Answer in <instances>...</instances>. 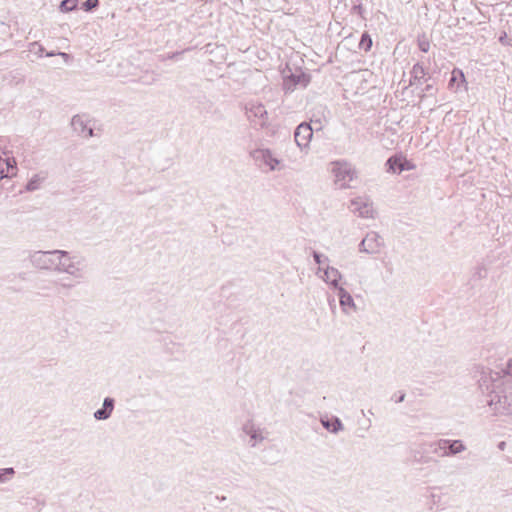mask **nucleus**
Instances as JSON below:
<instances>
[{
  "label": "nucleus",
  "mask_w": 512,
  "mask_h": 512,
  "mask_svg": "<svg viewBox=\"0 0 512 512\" xmlns=\"http://www.w3.org/2000/svg\"><path fill=\"white\" fill-rule=\"evenodd\" d=\"M503 380L498 373H483L479 379V388L486 404L495 416L510 413V403L502 388Z\"/></svg>",
  "instance_id": "f257e3e1"
},
{
  "label": "nucleus",
  "mask_w": 512,
  "mask_h": 512,
  "mask_svg": "<svg viewBox=\"0 0 512 512\" xmlns=\"http://www.w3.org/2000/svg\"><path fill=\"white\" fill-rule=\"evenodd\" d=\"M61 258H69V252L65 250L31 251L28 259L31 265L40 270H51L54 272H72L71 266L61 264Z\"/></svg>",
  "instance_id": "f03ea898"
},
{
  "label": "nucleus",
  "mask_w": 512,
  "mask_h": 512,
  "mask_svg": "<svg viewBox=\"0 0 512 512\" xmlns=\"http://www.w3.org/2000/svg\"><path fill=\"white\" fill-rule=\"evenodd\" d=\"M330 165V171L334 176V184L339 189L350 188V183L358 177L355 166L347 160H336L331 162Z\"/></svg>",
  "instance_id": "7ed1b4c3"
},
{
  "label": "nucleus",
  "mask_w": 512,
  "mask_h": 512,
  "mask_svg": "<svg viewBox=\"0 0 512 512\" xmlns=\"http://www.w3.org/2000/svg\"><path fill=\"white\" fill-rule=\"evenodd\" d=\"M385 247L383 237L376 231H369L361 240L358 250L369 255H378Z\"/></svg>",
  "instance_id": "20e7f679"
},
{
  "label": "nucleus",
  "mask_w": 512,
  "mask_h": 512,
  "mask_svg": "<svg viewBox=\"0 0 512 512\" xmlns=\"http://www.w3.org/2000/svg\"><path fill=\"white\" fill-rule=\"evenodd\" d=\"M241 430L243 434L249 437L248 445L252 448L262 443L267 438L268 434L265 429L255 424V422L251 419L247 420L242 425Z\"/></svg>",
  "instance_id": "39448f33"
},
{
  "label": "nucleus",
  "mask_w": 512,
  "mask_h": 512,
  "mask_svg": "<svg viewBox=\"0 0 512 512\" xmlns=\"http://www.w3.org/2000/svg\"><path fill=\"white\" fill-rule=\"evenodd\" d=\"M350 210L362 218H374L373 203L365 197H357L351 200Z\"/></svg>",
  "instance_id": "423d86ee"
},
{
  "label": "nucleus",
  "mask_w": 512,
  "mask_h": 512,
  "mask_svg": "<svg viewBox=\"0 0 512 512\" xmlns=\"http://www.w3.org/2000/svg\"><path fill=\"white\" fill-rule=\"evenodd\" d=\"M246 115L248 119L261 127L266 126L267 110L261 103L250 102L246 105Z\"/></svg>",
  "instance_id": "0eeeda50"
},
{
  "label": "nucleus",
  "mask_w": 512,
  "mask_h": 512,
  "mask_svg": "<svg viewBox=\"0 0 512 512\" xmlns=\"http://www.w3.org/2000/svg\"><path fill=\"white\" fill-rule=\"evenodd\" d=\"M251 157L260 166L265 165L269 167L270 171H274L279 164V160L273 156V153L269 149L259 148L251 152Z\"/></svg>",
  "instance_id": "6e6552de"
},
{
  "label": "nucleus",
  "mask_w": 512,
  "mask_h": 512,
  "mask_svg": "<svg viewBox=\"0 0 512 512\" xmlns=\"http://www.w3.org/2000/svg\"><path fill=\"white\" fill-rule=\"evenodd\" d=\"M313 137V129L307 122H303L297 126L294 132V139L297 146L301 149L307 148Z\"/></svg>",
  "instance_id": "1a4fd4ad"
},
{
  "label": "nucleus",
  "mask_w": 512,
  "mask_h": 512,
  "mask_svg": "<svg viewBox=\"0 0 512 512\" xmlns=\"http://www.w3.org/2000/svg\"><path fill=\"white\" fill-rule=\"evenodd\" d=\"M310 82V76L304 72L298 74H290L283 81V89L285 92H292L297 86L305 88Z\"/></svg>",
  "instance_id": "9d476101"
},
{
  "label": "nucleus",
  "mask_w": 512,
  "mask_h": 512,
  "mask_svg": "<svg viewBox=\"0 0 512 512\" xmlns=\"http://www.w3.org/2000/svg\"><path fill=\"white\" fill-rule=\"evenodd\" d=\"M88 123L89 120L81 115H75L71 120L73 130L85 138H89L94 135V130L92 127L88 126Z\"/></svg>",
  "instance_id": "9b49d317"
},
{
  "label": "nucleus",
  "mask_w": 512,
  "mask_h": 512,
  "mask_svg": "<svg viewBox=\"0 0 512 512\" xmlns=\"http://www.w3.org/2000/svg\"><path fill=\"white\" fill-rule=\"evenodd\" d=\"M321 271H323V275L320 277L324 282H326L336 290L341 287L339 285V281L342 278V274L339 272L337 268L331 266H327L326 268L319 267L317 274H319Z\"/></svg>",
  "instance_id": "f8f14e48"
},
{
  "label": "nucleus",
  "mask_w": 512,
  "mask_h": 512,
  "mask_svg": "<svg viewBox=\"0 0 512 512\" xmlns=\"http://www.w3.org/2000/svg\"><path fill=\"white\" fill-rule=\"evenodd\" d=\"M437 444L448 446V451H444L440 454L442 457L453 456L466 450V446L462 440L440 439L437 441Z\"/></svg>",
  "instance_id": "ddd939ff"
},
{
  "label": "nucleus",
  "mask_w": 512,
  "mask_h": 512,
  "mask_svg": "<svg viewBox=\"0 0 512 512\" xmlns=\"http://www.w3.org/2000/svg\"><path fill=\"white\" fill-rule=\"evenodd\" d=\"M115 407V400L111 397H106L103 401L102 408L94 412V418L96 420H107L110 418Z\"/></svg>",
  "instance_id": "4468645a"
},
{
  "label": "nucleus",
  "mask_w": 512,
  "mask_h": 512,
  "mask_svg": "<svg viewBox=\"0 0 512 512\" xmlns=\"http://www.w3.org/2000/svg\"><path fill=\"white\" fill-rule=\"evenodd\" d=\"M337 294L339 297L340 306L344 313H349V309L356 310L355 302L351 296V294L345 290L343 287L337 289Z\"/></svg>",
  "instance_id": "2eb2a0df"
},
{
  "label": "nucleus",
  "mask_w": 512,
  "mask_h": 512,
  "mask_svg": "<svg viewBox=\"0 0 512 512\" xmlns=\"http://www.w3.org/2000/svg\"><path fill=\"white\" fill-rule=\"evenodd\" d=\"M74 259H75V257H71L70 255H69V258H61V264H63L64 266L72 267L70 269H71V271H73V273L65 272L66 274H69L76 279H82L84 276V273H83V269L79 266L81 261L80 260L74 261Z\"/></svg>",
  "instance_id": "dca6fc26"
},
{
  "label": "nucleus",
  "mask_w": 512,
  "mask_h": 512,
  "mask_svg": "<svg viewBox=\"0 0 512 512\" xmlns=\"http://www.w3.org/2000/svg\"><path fill=\"white\" fill-rule=\"evenodd\" d=\"M321 423L325 429L334 434L343 430V424L338 417H333L332 419H321Z\"/></svg>",
  "instance_id": "f3484780"
},
{
  "label": "nucleus",
  "mask_w": 512,
  "mask_h": 512,
  "mask_svg": "<svg viewBox=\"0 0 512 512\" xmlns=\"http://www.w3.org/2000/svg\"><path fill=\"white\" fill-rule=\"evenodd\" d=\"M7 166V172H4V169L0 167V179L9 178L16 175L17 167L16 161L14 158H6L3 160Z\"/></svg>",
  "instance_id": "a211bd4d"
},
{
  "label": "nucleus",
  "mask_w": 512,
  "mask_h": 512,
  "mask_svg": "<svg viewBox=\"0 0 512 512\" xmlns=\"http://www.w3.org/2000/svg\"><path fill=\"white\" fill-rule=\"evenodd\" d=\"M426 75L424 67L416 63L411 70V79H410V85H414L416 83H420L422 79H424Z\"/></svg>",
  "instance_id": "6ab92c4d"
},
{
  "label": "nucleus",
  "mask_w": 512,
  "mask_h": 512,
  "mask_svg": "<svg viewBox=\"0 0 512 512\" xmlns=\"http://www.w3.org/2000/svg\"><path fill=\"white\" fill-rule=\"evenodd\" d=\"M386 164L388 165V171H392V172H402L406 169H408V167H406V164L407 162H403L400 158H396V157H390Z\"/></svg>",
  "instance_id": "aec40b11"
},
{
  "label": "nucleus",
  "mask_w": 512,
  "mask_h": 512,
  "mask_svg": "<svg viewBox=\"0 0 512 512\" xmlns=\"http://www.w3.org/2000/svg\"><path fill=\"white\" fill-rule=\"evenodd\" d=\"M371 47H372V39H371L370 35L367 32H365L361 36L359 48L364 50L365 52H367L371 49Z\"/></svg>",
  "instance_id": "412c9836"
},
{
  "label": "nucleus",
  "mask_w": 512,
  "mask_h": 512,
  "mask_svg": "<svg viewBox=\"0 0 512 512\" xmlns=\"http://www.w3.org/2000/svg\"><path fill=\"white\" fill-rule=\"evenodd\" d=\"M41 178L38 175H34L26 184L27 191H35L40 187Z\"/></svg>",
  "instance_id": "4be33fe9"
},
{
  "label": "nucleus",
  "mask_w": 512,
  "mask_h": 512,
  "mask_svg": "<svg viewBox=\"0 0 512 512\" xmlns=\"http://www.w3.org/2000/svg\"><path fill=\"white\" fill-rule=\"evenodd\" d=\"M15 470L14 468H2L0 469V483H4L8 481L12 476H14Z\"/></svg>",
  "instance_id": "5701e85b"
},
{
  "label": "nucleus",
  "mask_w": 512,
  "mask_h": 512,
  "mask_svg": "<svg viewBox=\"0 0 512 512\" xmlns=\"http://www.w3.org/2000/svg\"><path fill=\"white\" fill-rule=\"evenodd\" d=\"M77 7L76 0H63L60 4V10L62 12H69L74 10Z\"/></svg>",
  "instance_id": "b1692460"
},
{
  "label": "nucleus",
  "mask_w": 512,
  "mask_h": 512,
  "mask_svg": "<svg viewBox=\"0 0 512 512\" xmlns=\"http://www.w3.org/2000/svg\"><path fill=\"white\" fill-rule=\"evenodd\" d=\"M29 51L34 53L38 57H42L44 53V47L40 45L38 42H32L29 44Z\"/></svg>",
  "instance_id": "393cba45"
},
{
  "label": "nucleus",
  "mask_w": 512,
  "mask_h": 512,
  "mask_svg": "<svg viewBox=\"0 0 512 512\" xmlns=\"http://www.w3.org/2000/svg\"><path fill=\"white\" fill-rule=\"evenodd\" d=\"M458 79H460L461 83H463L465 81L464 74L460 70L454 69L449 80V86H453L454 83L458 81Z\"/></svg>",
  "instance_id": "a878e982"
},
{
  "label": "nucleus",
  "mask_w": 512,
  "mask_h": 512,
  "mask_svg": "<svg viewBox=\"0 0 512 512\" xmlns=\"http://www.w3.org/2000/svg\"><path fill=\"white\" fill-rule=\"evenodd\" d=\"M487 276V269L483 265H479L475 268L474 277L478 279L485 278Z\"/></svg>",
  "instance_id": "bb28decb"
},
{
  "label": "nucleus",
  "mask_w": 512,
  "mask_h": 512,
  "mask_svg": "<svg viewBox=\"0 0 512 512\" xmlns=\"http://www.w3.org/2000/svg\"><path fill=\"white\" fill-rule=\"evenodd\" d=\"M99 0H86L83 4V8L85 11H91L98 7Z\"/></svg>",
  "instance_id": "cd10ccee"
},
{
  "label": "nucleus",
  "mask_w": 512,
  "mask_h": 512,
  "mask_svg": "<svg viewBox=\"0 0 512 512\" xmlns=\"http://www.w3.org/2000/svg\"><path fill=\"white\" fill-rule=\"evenodd\" d=\"M312 256H313L314 261L319 265L322 264L323 262L329 261L327 256H324L323 254H321L317 251H313Z\"/></svg>",
  "instance_id": "c85d7f7f"
},
{
  "label": "nucleus",
  "mask_w": 512,
  "mask_h": 512,
  "mask_svg": "<svg viewBox=\"0 0 512 512\" xmlns=\"http://www.w3.org/2000/svg\"><path fill=\"white\" fill-rule=\"evenodd\" d=\"M435 446L433 449H432V452L435 453V454H438L440 455L442 452L444 451H448V446L447 445H438L437 442L432 444L431 447Z\"/></svg>",
  "instance_id": "c756f323"
},
{
  "label": "nucleus",
  "mask_w": 512,
  "mask_h": 512,
  "mask_svg": "<svg viewBox=\"0 0 512 512\" xmlns=\"http://www.w3.org/2000/svg\"><path fill=\"white\" fill-rule=\"evenodd\" d=\"M418 46L422 52H428L430 44L426 39H418Z\"/></svg>",
  "instance_id": "7c9ffc66"
},
{
  "label": "nucleus",
  "mask_w": 512,
  "mask_h": 512,
  "mask_svg": "<svg viewBox=\"0 0 512 512\" xmlns=\"http://www.w3.org/2000/svg\"><path fill=\"white\" fill-rule=\"evenodd\" d=\"M55 55H56L55 52H47L46 53L47 57H52V56H55ZM57 55L61 56L65 61H68L69 58H70V55L65 53V52H59V53H57Z\"/></svg>",
  "instance_id": "2f4dec72"
},
{
  "label": "nucleus",
  "mask_w": 512,
  "mask_h": 512,
  "mask_svg": "<svg viewBox=\"0 0 512 512\" xmlns=\"http://www.w3.org/2000/svg\"><path fill=\"white\" fill-rule=\"evenodd\" d=\"M504 372H505L506 376L511 377V380H512V359L508 361Z\"/></svg>",
  "instance_id": "473e14b6"
},
{
  "label": "nucleus",
  "mask_w": 512,
  "mask_h": 512,
  "mask_svg": "<svg viewBox=\"0 0 512 512\" xmlns=\"http://www.w3.org/2000/svg\"><path fill=\"white\" fill-rule=\"evenodd\" d=\"M74 286L72 283H60V287L63 289H72Z\"/></svg>",
  "instance_id": "72a5a7b5"
},
{
  "label": "nucleus",
  "mask_w": 512,
  "mask_h": 512,
  "mask_svg": "<svg viewBox=\"0 0 512 512\" xmlns=\"http://www.w3.org/2000/svg\"><path fill=\"white\" fill-rule=\"evenodd\" d=\"M506 445L507 444H506L505 441H501V442L498 443L497 447H498L499 450L503 451V450H505Z\"/></svg>",
  "instance_id": "f704fd0d"
},
{
  "label": "nucleus",
  "mask_w": 512,
  "mask_h": 512,
  "mask_svg": "<svg viewBox=\"0 0 512 512\" xmlns=\"http://www.w3.org/2000/svg\"><path fill=\"white\" fill-rule=\"evenodd\" d=\"M427 93H431L433 90V86L431 84L426 85L424 89Z\"/></svg>",
  "instance_id": "c9c22d12"
},
{
  "label": "nucleus",
  "mask_w": 512,
  "mask_h": 512,
  "mask_svg": "<svg viewBox=\"0 0 512 512\" xmlns=\"http://www.w3.org/2000/svg\"><path fill=\"white\" fill-rule=\"evenodd\" d=\"M404 398H405V394H401L400 396H398V400H397V402H402V401H404Z\"/></svg>",
  "instance_id": "e433bc0d"
},
{
  "label": "nucleus",
  "mask_w": 512,
  "mask_h": 512,
  "mask_svg": "<svg viewBox=\"0 0 512 512\" xmlns=\"http://www.w3.org/2000/svg\"><path fill=\"white\" fill-rule=\"evenodd\" d=\"M355 9L358 10L359 13H361L362 7H361V5H358V6H355Z\"/></svg>",
  "instance_id": "4c0bfd02"
},
{
  "label": "nucleus",
  "mask_w": 512,
  "mask_h": 512,
  "mask_svg": "<svg viewBox=\"0 0 512 512\" xmlns=\"http://www.w3.org/2000/svg\"><path fill=\"white\" fill-rule=\"evenodd\" d=\"M176 55H178V53H173L171 56H169V58H174Z\"/></svg>",
  "instance_id": "58836bf2"
},
{
  "label": "nucleus",
  "mask_w": 512,
  "mask_h": 512,
  "mask_svg": "<svg viewBox=\"0 0 512 512\" xmlns=\"http://www.w3.org/2000/svg\"><path fill=\"white\" fill-rule=\"evenodd\" d=\"M368 412H369V416H372V415H373L372 410H369Z\"/></svg>",
  "instance_id": "ea45409f"
},
{
  "label": "nucleus",
  "mask_w": 512,
  "mask_h": 512,
  "mask_svg": "<svg viewBox=\"0 0 512 512\" xmlns=\"http://www.w3.org/2000/svg\"><path fill=\"white\" fill-rule=\"evenodd\" d=\"M368 412H369V416H372V415H373L372 410H369Z\"/></svg>",
  "instance_id": "a19ab883"
}]
</instances>
